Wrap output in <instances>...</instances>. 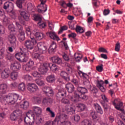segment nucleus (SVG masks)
Returning <instances> with one entry per match:
<instances>
[{"instance_id": "nucleus-1", "label": "nucleus", "mask_w": 125, "mask_h": 125, "mask_svg": "<svg viewBox=\"0 0 125 125\" xmlns=\"http://www.w3.org/2000/svg\"><path fill=\"white\" fill-rule=\"evenodd\" d=\"M77 90L75 92V95L78 99H82V100L85 101L88 99V96L85 95V93H87V89L85 87L78 86Z\"/></svg>"}, {"instance_id": "nucleus-2", "label": "nucleus", "mask_w": 125, "mask_h": 125, "mask_svg": "<svg viewBox=\"0 0 125 125\" xmlns=\"http://www.w3.org/2000/svg\"><path fill=\"white\" fill-rule=\"evenodd\" d=\"M19 99V95L17 94H8L6 95V101L9 105H14Z\"/></svg>"}, {"instance_id": "nucleus-3", "label": "nucleus", "mask_w": 125, "mask_h": 125, "mask_svg": "<svg viewBox=\"0 0 125 125\" xmlns=\"http://www.w3.org/2000/svg\"><path fill=\"white\" fill-rule=\"evenodd\" d=\"M15 58L17 60H19L20 62H27L29 58L24 51L21 49V51L15 54Z\"/></svg>"}, {"instance_id": "nucleus-4", "label": "nucleus", "mask_w": 125, "mask_h": 125, "mask_svg": "<svg viewBox=\"0 0 125 125\" xmlns=\"http://www.w3.org/2000/svg\"><path fill=\"white\" fill-rule=\"evenodd\" d=\"M31 40H26L24 45L28 50H32L34 47L35 44H37V40L34 37H31Z\"/></svg>"}, {"instance_id": "nucleus-5", "label": "nucleus", "mask_w": 125, "mask_h": 125, "mask_svg": "<svg viewBox=\"0 0 125 125\" xmlns=\"http://www.w3.org/2000/svg\"><path fill=\"white\" fill-rule=\"evenodd\" d=\"M21 16L18 17L19 21L21 25H25V21H30V14L29 13L21 11Z\"/></svg>"}, {"instance_id": "nucleus-6", "label": "nucleus", "mask_w": 125, "mask_h": 125, "mask_svg": "<svg viewBox=\"0 0 125 125\" xmlns=\"http://www.w3.org/2000/svg\"><path fill=\"white\" fill-rule=\"evenodd\" d=\"M16 25L19 30V34L18 35V38L19 41L21 42L25 41V32L23 31V27L18 22H16Z\"/></svg>"}, {"instance_id": "nucleus-7", "label": "nucleus", "mask_w": 125, "mask_h": 125, "mask_svg": "<svg viewBox=\"0 0 125 125\" xmlns=\"http://www.w3.org/2000/svg\"><path fill=\"white\" fill-rule=\"evenodd\" d=\"M26 86L27 90L31 93L39 91V87L34 83H28Z\"/></svg>"}, {"instance_id": "nucleus-8", "label": "nucleus", "mask_w": 125, "mask_h": 125, "mask_svg": "<svg viewBox=\"0 0 125 125\" xmlns=\"http://www.w3.org/2000/svg\"><path fill=\"white\" fill-rule=\"evenodd\" d=\"M49 67H50L49 63L45 62L43 65H40V68H39V71L42 74V75H44V74L47 73Z\"/></svg>"}, {"instance_id": "nucleus-9", "label": "nucleus", "mask_w": 125, "mask_h": 125, "mask_svg": "<svg viewBox=\"0 0 125 125\" xmlns=\"http://www.w3.org/2000/svg\"><path fill=\"white\" fill-rule=\"evenodd\" d=\"M67 95V91L64 89H60L56 94V99L61 100L63 97H65Z\"/></svg>"}, {"instance_id": "nucleus-10", "label": "nucleus", "mask_w": 125, "mask_h": 125, "mask_svg": "<svg viewBox=\"0 0 125 125\" xmlns=\"http://www.w3.org/2000/svg\"><path fill=\"white\" fill-rule=\"evenodd\" d=\"M101 97L103 101H101L100 103L104 108V111L107 112L108 110V104L105 103V102H109V99L107 98L105 95H102Z\"/></svg>"}, {"instance_id": "nucleus-11", "label": "nucleus", "mask_w": 125, "mask_h": 125, "mask_svg": "<svg viewBox=\"0 0 125 125\" xmlns=\"http://www.w3.org/2000/svg\"><path fill=\"white\" fill-rule=\"evenodd\" d=\"M14 7L13 3L9 1L5 2L4 3L3 5V9H5V10H7V9H8L9 10H10V11H12V10H13Z\"/></svg>"}, {"instance_id": "nucleus-12", "label": "nucleus", "mask_w": 125, "mask_h": 125, "mask_svg": "<svg viewBox=\"0 0 125 125\" xmlns=\"http://www.w3.org/2000/svg\"><path fill=\"white\" fill-rule=\"evenodd\" d=\"M46 35L52 40H54V41H60V39L58 36H57V35H56V33H55V32L50 31L49 32H47Z\"/></svg>"}, {"instance_id": "nucleus-13", "label": "nucleus", "mask_w": 125, "mask_h": 125, "mask_svg": "<svg viewBox=\"0 0 125 125\" xmlns=\"http://www.w3.org/2000/svg\"><path fill=\"white\" fill-rule=\"evenodd\" d=\"M26 116V117L24 118V123H25L26 125H31L30 124V121L27 120L28 119V120H30V116H31L33 118V120H35V114L32 113V110H30L27 112Z\"/></svg>"}, {"instance_id": "nucleus-14", "label": "nucleus", "mask_w": 125, "mask_h": 125, "mask_svg": "<svg viewBox=\"0 0 125 125\" xmlns=\"http://www.w3.org/2000/svg\"><path fill=\"white\" fill-rule=\"evenodd\" d=\"M84 84L88 88V89H90L91 91V93H93L96 94L97 92H98V90L95 87H91V85H90V83L89 82H84Z\"/></svg>"}, {"instance_id": "nucleus-15", "label": "nucleus", "mask_w": 125, "mask_h": 125, "mask_svg": "<svg viewBox=\"0 0 125 125\" xmlns=\"http://www.w3.org/2000/svg\"><path fill=\"white\" fill-rule=\"evenodd\" d=\"M9 89L8 85L5 83L0 84V90L2 94H5Z\"/></svg>"}, {"instance_id": "nucleus-16", "label": "nucleus", "mask_w": 125, "mask_h": 125, "mask_svg": "<svg viewBox=\"0 0 125 125\" xmlns=\"http://www.w3.org/2000/svg\"><path fill=\"white\" fill-rule=\"evenodd\" d=\"M42 90L45 94H50V96H53L54 94L52 88L50 87L45 86L42 88Z\"/></svg>"}, {"instance_id": "nucleus-17", "label": "nucleus", "mask_w": 125, "mask_h": 125, "mask_svg": "<svg viewBox=\"0 0 125 125\" xmlns=\"http://www.w3.org/2000/svg\"><path fill=\"white\" fill-rule=\"evenodd\" d=\"M21 69V64L17 62H15L11 64V69L12 71H18Z\"/></svg>"}, {"instance_id": "nucleus-18", "label": "nucleus", "mask_w": 125, "mask_h": 125, "mask_svg": "<svg viewBox=\"0 0 125 125\" xmlns=\"http://www.w3.org/2000/svg\"><path fill=\"white\" fill-rule=\"evenodd\" d=\"M32 58L34 60H39V61H43L44 57L42 54L40 53H35L32 55Z\"/></svg>"}, {"instance_id": "nucleus-19", "label": "nucleus", "mask_w": 125, "mask_h": 125, "mask_svg": "<svg viewBox=\"0 0 125 125\" xmlns=\"http://www.w3.org/2000/svg\"><path fill=\"white\" fill-rule=\"evenodd\" d=\"M103 84H104V82L103 81L98 80L97 86L98 87L99 89H100L102 92H105V91H106V89H105Z\"/></svg>"}, {"instance_id": "nucleus-20", "label": "nucleus", "mask_w": 125, "mask_h": 125, "mask_svg": "<svg viewBox=\"0 0 125 125\" xmlns=\"http://www.w3.org/2000/svg\"><path fill=\"white\" fill-rule=\"evenodd\" d=\"M37 46L38 47L39 50L41 51L42 53L45 52L46 51V49H47V47H46V46H44L42 42L38 43L37 44Z\"/></svg>"}, {"instance_id": "nucleus-21", "label": "nucleus", "mask_w": 125, "mask_h": 125, "mask_svg": "<svg viewBox=\"0 0 125 125\" xmlns=\"http://www.w3.org/2000/svg\"><path fill=\"white\" fill-rule=\"evenodd\" d=\"M65 88L67 89L69 93H72V92H74V90H75V87L74 86V85L71 83L66 84L65 85Z\"/></svg>"}, {"instance_id": "nucleus-22", "label": "nucleus", "mask_w": 125, "mask_h": 125, "mask_svg": "<svg viewBox=\"0 0 125 125\" xmlns=\"http://www.w3.org/2000/svg\"><path fill=\"white\" fill-rule=\"evenodd\" d=\"M8 40L9 42H10V43L11 44H15L17 41L15 35L14 34H10V35L8 36Z\"/></svg>"}, {"instance_id": "nucleus-23", "label": "nucleus", "mask_w": 125, "mask_h": 125, "mask_svg": "<svg viewBox=\"0 0 125 125\" xmlns=\"http://www.w3.org/2000/svg\"><path fill=\"white\" fill-rule=\"evenodd\" d=\"M10 71L7 69H5L1 73V77L2 79H6L9 77Z\"/></svg>"}, {"instance_id": "nucleus-24", "label": "nucleus", "mask_w": 125, "mask_h": 125, "mask_svg": "<svg viewBox=\"0 0 125 125\" xmlns=\"http://www.w3.org/2000/svg\"><path fill=\"white\" fill-rule=\"evenodd\" d=\"M57 47V45L56 44V43H55L54 42H53L48 49L49 53H54V52H55V51L54 50L56 49Z\"/></svg>"}, {"instance_id": "nucleus-25", "label": "nucleus", "mask_w": 125, "mask_h": 125, "mask_svg": "<svg viewBox=\"0 0 125 125\" xmlns=\"http://www.w3.org/2000/svg\"><path fill=\"white\" fill-rule=\"evenodd\" d=\"M112 104L116 109H117V108H122V107H123V103L119 102L117 99H115L114 101L112 102Z\"/></svg>"}, {"instance_id": "nucleus-26", "label": "nucleus", "mask_w": 125, "mask_h": 125, "mask_svg": "<svg viewBox=\"0 0 125 125\" xmlns=\"http://www.w3.org/2000/svg\"><path fill=\"white\" fill-rule=\"evenodd\" d=\"M55 75L54 74H51L46 77V81L47 83H53L54 82H55Z\"/></svg>"}, {"instance_id": "nucleus-27", "label": "nucleus", "mask_w": 125, "mask_h": 125, "mask_svg": "<svg viewBox=\"0 0 125 125\" xmlns=\"http://www.w3.org/2000/svg\"><path fill=\"white\" fill-rule=\"evenodd\" d=\"M33 109L36 116L39 117V116H40V115H42V108L38 106H33Z\"/></svg>"}, {"instance_id": "nucleus-28", "label": "nucleus", "mask_w": 125, "mask_h": 125, "mask_svg": "<svg viewBox=\"0 0 125 125\" xmlns=\"http://www.w3.org/2000/svg\"><path fill=\"white\" fill-rule=\"evenodd\" d=\"M0 16H3V21L4 23H5V24H8V23H9L8 18L4 15V12H3V10L1 9H0Z\"/></svg>"}, {"instance_id": "nucleus-29", "label": "nucleus", "mask_w": 125, "mask_h": 125, "mask_svg": "<svg viewBox=\"0 0 125 125\" xmlns=\"http://www.w3.org/2000/svg\"><path fill=\"white\" fill-rule=\"evenodd\" d=\"M51 60L53 63H55L56 64H58V65L62 64V60H61L60 58L58 57H52L51 58Z\"/></svg>"}, {"instance_id": "nucleus-30", "label": "nucleus", "mask_w": 125, "mask_h": 125, "mask_svg": "<svg viewBox=\"0 0 125 125\" xmlns=\"http://www.w3.org/2000/svg\"><path fill=\"white\" fill-rule=\"evenodd\" d=\"M35 36L38 41H42L44 38H45L44 34L41 32H36Z\"/></svg>"}, {"instance_id": "nucleus-31", "label": "nucleus", "mask_w": 125, "mask_h": 125, "mask_svg": "<svg viewBox=\"0 0 125 125\" xmlns=\"http://www.w3.org/2000/svg\"><path fill=\"white\" fill-rule=\"evenodd\" d=\"M34 65H35V62H34V61L30 60L27 62L26 66L24 68L25 71H27V72H29V71H30V68H32V67H33Z\"/></svg>"}, {"instance_id": "nucleus-32", "label": "nucleus", "mask_w": 125, "mask_h": 125, "mask_svg": "<svg viewBox=\"0 0 125 125\" xmlns=\"http://www.w3.org/2000/svg\"><path fill=\"white\" fill-rule=\"evenodd\" d=\"M60 76L62 77V78L65 80V81H66V82H69V81H70V76L66 72L62 71V72L60 73Z\"/></svg>"}, {"instance_id": "nucleus-33", "label": "nucleus", "mask_w": 125, "mask_h": 125, "mask_svg": "<svg viewBox=\"0 0 125 125\" xmlns=\"http://www.w3.org/2000/svg\"><path fill=\"white\" fill-rule=\"evenodd\" d=\"M94 106L97 113H99V114H100L101 115H103V109H102L101 106L99 105L98 104H95Z\"/></svg>"}, {"instance_id": "nucleus-34", "label": "nucleus", "mask_w": 125, "mask_h": 125, "mask_svg": "<svg viewBox=\"0 0 125 125\" xmlns=\"http://www.w3.org/2000/svg\"><path fill=\"white\" fill-rule=\"evenodd\" d=\"M4 54L5 58L7 60H9L10 61H11L13 59V55H12L10 52H8L7 51H5Z\"/></svg>"}, {"instance_id": "nucleus-35", "label": "nucleus", "mask_w": 125, "mask_h": 125, "mask_svg": "<svg viewBox=\"0 0 125 125\" xmlns=\"http://www.w3.org/2000/svg\"><path fill=\"white\" fill-rule=\"evenodd\" d=\"M60 3H61V6H62L64 8H67V6L68 7H72L73 6V4L70 2L66 5V2L64 0L61 1Z\"/></svg>"}, {"instance_id": "nucleus-36", "label": "nucleus", "mask_w": 125, "mask_h": 125, "mask_svg": "<svg viewBox=\"0 0 125 125\" xmlns=\"http://www.w3.org/2000/svg\"><path fill=\"white\" fill-rule=\"evenodd\" d=\"M18 89L19 91H25L26 90V85L24 83H21L18 86Z\"/></svg>"}, {"instance_id": "nucleus-37", "label": "nucleus", "mask_w": 125, "mask_h": 125, "mask_svg": "<svg viewBox=\"0 0 125 125\" xmlns=\"http://www.w3.org/2000/svg\"><path fill=\"white\" fill-rule=\"evenodd\" d=\"M18 77V73L16 72V71H13V72L11 73V78L13 81H15V80L17 79Z\"/></svg>"}, {"instance_id": "nucleus-38", "label": "nucleus", "mask_w": 125, "mask_h": 125, "mask_svg": "<svg viewBox=\"0 0 125 125\" xmlns=\"http://www.w3.org/2000/svg\"><path fill=\"white\" fill-rule=\"evenodd\" d=\"M30 104L28 103V101H24L23 104L20 105L21 108L24 109V110H27L29 107Z\"/></svg>"}, {"instance_id": "nucleus-39", "label": "nucleus", "mask_w": 125, "mask_h": 125, "mask_svg": "<svg viewBox=\"0 0 125 125\" xmlns=\"http://www.w3.org/2000/svg\"><path fill=\"white\" fill-rule=\"evenodd\" d=\"M75 31L78 34H83L84 32L83 27L80 25L76 26Z\"/></svg>"}, {"instance_id": "nucleus-40", "label": "nucleus", "mask_w": 125, "mask_h": 125, "mask_svg": "<svg viewBox=\"0 0 125 125\" xmlns=\"http://www.w3.org/2000/svg\"><path fill=\"white\" fill-rule=\"evenodd\" d=\"M14 113L18 118H21L22 117V114H23V112H22L21 109H16L14 111Z\"/></svg>"}, {"instance_id": "nucleus-41", "label": "nucleus", "mask_w": 125, "mask_h": 125, "mask_svg": "<svg viewBox=\"0 0 125 125\" xmlns=\"http://www.w3.org/2000/svg\"><path fill=\"white\" fill-rule=\"evenodd\" d=\"M42 7V9H38V11L39 13H44L47 10V5H44Z\"/></svg>"}, {"instance_id": "nucleus-42", "label": "nucleus", "mask_w": 125, "mask_h": 125, "mask_svg": "<svg viewBox=\"0 0 125 125\" xmlns=\"http://www.w3.org/2000/svg\"><path fill=\"white\" fill-rule=\"evenodd\" d=\"M82 125H94L92 123V121H89L87 119L84 120L82 122Z\"/></svg>"}, {"instance_id": "nucleus-43", "label": "nucleus", "mask_w": 125, "mask_h": 125, "mask_svg": "<svg viewBox=\"0 0 125 125\" xmlns=\"http://www.w3.org/2000/svg\"><path fill=\"white\" fill-rule=\"evenodd\" d=\"M50 65V66L49 67L50 68V70L52 71L53 72H54V71H57V69H58V66L55 64L53 63H49Z\"/></svg>"}, {"instance_id": "nucleus-44", "label": "nucleus", "mask_w": 125, "mask_h": 125, "mask_svg": "<svg viewBox=\"0 0 125 125\" xmlns=\"http://www.w3.org/2000/svg\"><path fill=\"white\" fill-rule=\"evenodd\" d=\"M42 103L44 104H51L52 103V99L49 98H45L43 99Z\"/></svg>"}, {"instance_id": "nucleus-45", "label": "nucleus", "mask_w": 125, "mask_h": 125, "mask_svg": "<svg viewBox=\"0 0 125 125\" xmlns=\"http://www.w3.org/2000/svg\"><path fill=\"white\" fill-rule=\"evenodd\" d=\"M23 2H25V0H17L16 3L18 7L22 8L23 7L22 3H23Z\"/></svg>"}, {"instance_id": "nucleus-46", "label": "nucleus", "mask_w": 125, "mask_h": 125, "mask_svg": "<svg viewBox=\"0 0 125 125\" xmlns=\"http://www.w3.org/2000/svg\"><path fill=\"white\" fill-rule=\"evenodd\" d=\"M77 108H78L79 110H80V111H84L85 109V104L80 103L77 105Z\"/></svg>"}, {"instance_id": "nucleus-47", "label": "nucleus", "mask_w": 125, "mask_h": 125, "mask_svg": "<svg viewBox=\"0 0 125 125\" xmlns=\"http://www.w3.org/2000/svg\"><path fill=\"white\" fill-rule=\"evenodd\" d=\"M32 75L35 78H37L38 79H40V78H42V74L39 73L38 71H34L32 73Z\"/></svg>"}, {"instance_id": "nucleus-48", "label": "nucleus", "mask_w": 125, "mask_h": 125, "mask_svg": "<svg viewBox=\"0 0 125 125\" xmlns=\"http://www.w3.org/2000/svg\"><path fill=\"white\" fill-rule=\"evenodd\" d=\"M34 102L36 104H41L42 103V98L38 96L34 97Z\"/></svg>"}, {"instance_id": "nucleus-49", "label": "nucleus", "mask_w": 125, "mask_h": 125, "mask_svg": "<svg viewBox=\"0 0 125 125\" xmlns=\"http://www.w3.org/2000/svg\"><path fill=\"white\" fill-rule=\"evenodd\" d=\"M90 116L93 119V120H96V118H98V115L97 112L95 111H93L90 113Z\"/></svg>"}, {"instance_id": "nucleus-50", "label": "nucleus", "mask_w": 125, "mask_h": 125, "mask_svg": "<svg viewBox=\"0 0 125 125\" xmlns=\"http://www.w3.org/2000/svg\"><path fill=\"white\" fill-rule=\"evenodd\" d=\"M98 3H99V1L98 0H93L92 4L94 8L99 7Z\"/></svg>"}, {"instance_id": "nucleus-51", "label": "nucleus", "mask_w": 125, "mask_h": 125, "mask_svg": "<svg viewBox=\"0 0 125 125\" xmlns=\"http://www.w3.org/2000/svg\"><path fill=\"white\" fill-rule=\"evenodd\" d=\"M46 111L47 112H49V113L51 114L50 116L51 118H54V117H55V113H54V112L52 111L51 109H50V107H47L46 109Z\"/></svg>"}, {"instance_id": "nucleus-52", "label": "nucleus", "mask_w": 125, "mask_h": 125, "mask_svg": "<svg viewBox=\"0 0 125 125\" xmlns=\"http://www.w3.org/2000/svg\"><path fill=\"white\" fill-rule=\"evenodd\" d=\"M67 112L69 115H74L76 112V110H75L74 108L70 107L69 108H68Z\"/></svg>"}, {"instance_id": "nucleus-53", "label": "nucleus", "mask_w": 125, "mask_h": 125, "mask_svg": "<svg viewBox=\"0 0 125 125\" xmlns=\"http://www.w3.org/2000/svg\"><path fill=\"white\" fill-rule=\"evenodd\" d=\"M66 30H68V26L67 25H64L61 28L60 31L58 32V34H61L63 33V31H66Z\"/></svg>"}, {"instance_id": "nucleus-54", "label": "nucleus", "mask_w": 125, "mask_h": 125, "mask_svg": "<svg viewBox=\"0 0 125 125\" xmlns=\"http://www.w3.org/2000/svg\"><path fill=\"white\" fill-rule=\"evenodd\" d=\"M33 18L35 21H39V22H42V18L39 15H34L33 16Z\"/></svg>"}, {"instance_id": "nucleus-55", "label": "nucleus", "mask_w": 125, "mask_h": 125, "mask_svg": "<svg viewBox=\"0 0 125 125\" xmlns=\"http://www.w3.org/2000/svg\"><path fill=\"white\" fill-rule=\"evenodd\" d=\"M68 38L70 39V38H72V39H74V41H77V39L76 38V37H77V34L75 33H71L70 34L68 35Z\"/></svg>"}, {"instance_id": "nucleus-56", "label": "nucleus", "mask_w": 125, "mask_h": 125, "mask_svg": "<svg viewBox=\"0 0 125 125\" xmlns=\"http://www.w3.org/2000/svg\"><path fill=\"white\" fill-rule=\"evenodd\" d=\"M38 24L41 29H43L45 27H46V23L45 22L42 23V21H40L38 23Z\"/></svg>"}, {"instance_id": "nucleus-57", "label": "nucleus", "mask_w": 125, "mask_h": 125, "mask_svg": "<svg viewBox=\"0 0 125 125\" xmlns=\"http://www.w3.org/2000/svg\"><path fill=\"white\" fill-rule=\"evenodd\" d=\"M18 118V117L15 115L14 112L10 115V119L12 121H16Z\"/></svg>"}, {"instance_id": "nucleus-58", "label": "nucleus", "mask_w": 125, "mask_h": 125, "mask_svg": "<svg viewBox=\"0 0 125 125\" xmlns=\"http://www.w3.org/2000/svg\"><path fill=\"white\" fill-rule=\"evenodd\" d=\"M24 79L26 81H31L33 80V77L29 75H26L24 76Z\"/></svg>"}, {"instance_id": "nucleus-59", "label": "nucleus", "mask_w": 125, "mask_h": 125, "mask_svg": "<svg viewBox=\"0 0 125 125\" xmlns=\"http://www.w3.org/2000/svg\"><path fill=\"white\" fill-rule=\"evenodd\" d=\"M62 57L65 61H66L67 62H69V61H70V58L69 57V56L66 54H64L62 55Z\"/></svg>"}, {"instance_id": "nucleus-60", "label": "nucleus", "mask_w": 125, "mask_h": 125, "mask_svg": "<svg viewBox=\"0 0 125 125\" xmlns=\"http://www.w3.org/2000/svg\"><path fill=\"white\" fill-rule=\"evenodd\" d=\"M120 48H121V45L120 44V43L119 42H117L115 45V51H117V52H119V51H120Z\"/></svg>"}, {"instance_id": "nucleus-61", "label": "nucleus", "mask_w": 125, "mask_h": 125, "mask_svg": "<svg viewBox=\"0 0 125 125\" xmlns=\"http://www.w3.org/2000/svg\"><path fill=\"white\" fill-rule=\"evenodd\" d=\"M76 97L78 98L77 96H76L75 94V96H71L70 97V100L71 101L73 102V103H77V102H78V100L77 99V98H76Z\"/></svg>"}, {"instance_id": "nucleus-62", "label": "nucleus", "mask_w": 125, "mask_h": 125, "mask_svg": "<svg viewBox=\"0 0 125 125\" xmlns=\"http://www.w3.org/2000/svg\"><path fill=\"white\" fill-rule=\"evenodd\" d=\"M36 83L37 84H38V85H40V86L44 85V82L42 80H37L36 81Z\"/></svg>"}, {"instance_id": "nucleus-63", "label": "nucleus", "mask_w": 125, "mask_h": 125, "mask_svg": "<svg viewBox=\"0 0 125 125\" xmlns=\"http://www.w3.org/2000/svg\"><path fill=\"white\" fill-rule=\"evenodd\" d=\"M62 103H63L64 104H70V101L67 99H65L64 98H62Z\"/></svg>"}, {"instance_id": "nucleus-64", "label": "nucleus", "mask_w": 125, "mask_h": 125, "mask_svg": "<svg viewBox=\"0 0 125 125\" xmlns=\"http://www.w3.org/2000/svg\"><path fill=\"white\" fill-rule=\"evenodd\" d=\"M96 70L98 71V72H102L103 71V64L97 66Z\"/></svg>"}]
</instances>
